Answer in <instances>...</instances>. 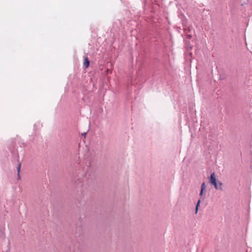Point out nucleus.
<instances>
[{
    "label": "nucleus",
    "instance_id": "9b49d317",
    "mask_svg": "<svg viewBox=\"0 0 252 252\" xmlns=\"http://www.w3.org/2000/svg\"><path fill=\"white\" fill-rule=\"evenodd\" d=\"M184 30H185V32H186V31L187 29H186V28H184Z\"/></svg>",
    "mask_w": 252,
    "mask_h": 252
},
{
    "label": "nucleus",
    "instance_id": "f03ea898",
    "mask_svg": "<svg viewBox=\"0 0 252 252\" xmlns=\"http://www.w3.org/2000/svg\"><path fill=\"white\" fill-rule=\"evenodd\" d=\"M213 185L214 186V188H215L217 190H222V183H221V182H219L218 184L217 183H215V184H213Z\"/></svg>",
    "mask_w": 252,
    "mask_h": 252
},
{
    "label": "nucleus",
    "instance_id": "20e7f679",
    "mask_svg": "<svg viewBox=\"0 0 252 252\" xmlns=\"http://www.w3.org/2000/svg\"><path fill=\"white\" fill-rule=\"evenodd\" d=\"M89 65H90V61H89L88 57L87 56L84 57V62L83 63L84 66L85 68H87L89 67Z\"/></svg>",
    "mask_w": 252,
    "mask_h": 252
},
{
    "label": "nucleus",
    "instance_id": "39448f33",
    "mask_svg": "<svg viewBox=\"0 0 252 252\" xmlns=\"http://www.w3.org/2000/svg\"><path fill=\"white\" fill-rule=\"evenodd\" d=\"M206 189V185H205V182H203L202 184H201V190H200V193H199V196L200 197H201L203 194V192Z\"/></svg>",
    "mask_w": 252,
    "mask_h": 252
},
{
    "label": "nucleus",
    "instance_id": "1a4fd4ad",
    "mask_svg": "<svg viewBox=\"0 0 252 252\" xmlns=\"http://www.w3.org/2000/svg\"><path fill=\"white\" fill-rule=\"evenodd\" d=\"M82 136H86V133H82Z\"/></svg>",
    "mask_w": 252,
    "mask_h": 252
},
{
    "label": "nucleus",
    "instance_id": "423d86ee",
    "mask_svg": "<svg viewBox=\"0 0 252 252\" xmlns=\"http://www.w3.org/2000/svg\"><path fill=\"white\" fill-rule=\"evenodd\" d=\"M200 202H201V200L199 199L198 200L197 202V204H196V207H195V213L197 214V212H198V207L200 204Z\"/></svg>",
    "mask_w": 252,
    "mask_h": 252
},
{
    "label": "nucleus",
    "instance_id": "f257e3e1",
    "mask_svg": "<svg viewBox=\"0 0 252 252\" xmlns=\"http://www.w3.org/2000/svg\"><path fill=\"white\" fill-rule=\"evenodd\" d=\"M210 182L212 185L217 182L214 172L212 173L210 175Z\"/></svg>",
    "mask_w": 252,
    "mask_h": 252
},
{
    "label": "nucleus",
    "instance_id": "9d476101",
    "mask_svg": "<svg viewBox=\"0 0 252 252\" xmlns=\"http://www.w3.org/2000/svg\"><path fill=\"white\" fill-rule=\"evenodd\" d=\"M187 36H189V38H190L191 37V35L190 34H187Z\"/></svg>",
    "mask_w": 252,
    "mask_h": 252
},
{
    "label": "nucleus",
    "instance_id": "0eeeda50",
    "mask_svg": "<svg viewBox=\"0 0 252 252\" xmlns=\"http://www.w3.org/2000/svg\"><path fill=\"white\" fill-rule=\"evenodd\" d=\"M20 168H21V163H19L18 167H17L18 179L20 178V174H19Z\"/></svg>",
    "mask_w": 252,
    "mask_h": 252
},
{
    "label": "nucleus",
    "instance_id": "6e6552de",
    "mask_svg": "<svg viewBox=\"0 0 252 252\" xmlns=\"http://www.w3.org/2000/svg\"><path fill=\"white\" fill-rule=\"evenodd\" d=\"M174 29H176V30L177 31H178L179 32H180V28H179V27H174Z\"/></svg>",
    "mask_w": 252,
    "mask_h": 252
},
{
    "label": "nucleus",
    "instance_id": "7ed1b4c3",
    "mask_svg": "<svg viewBox=\"0 0 252 252\" xmlns=\"http://www.w3.org/2000/svg\"><path fill=\"white\" fill-rule=\"evenodd\" d=\"M192 48V46H190L189 47V50L188 49H187L188 51L186 53V60L189 59V58L192 57V53L189 52V50H191Z\"/></svg>",
    "mask_w": 252,
    "mask_h": 252
}]
</instances>
